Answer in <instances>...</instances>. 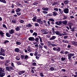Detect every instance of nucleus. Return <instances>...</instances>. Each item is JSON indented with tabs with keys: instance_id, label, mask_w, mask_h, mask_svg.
Segmentation results:
<instances>
[{
	"instance_id": "nucleus-1",
	"label": "nucleus",
	"mask_w": 77,
	"mask_h": 77,
	"mask_svg": "<svg viewBox=\"0 0 77 77\" xmlns=\"http://www.w3.org/2000/svg\"><path fill=\"white\" fill-rule=\"evenodd\" d=\"M5 74L4 69H2V68L0 67V77H3L5 75Z\"/></svg>"
},
{
	"instance_id": "nucleus-2",
	"label": "nucleus",
	"mask_w": 77,
	"mask_h": 77,
	"mask_svg": "<svg viewBox=\"0 0 77 77\" xmlns=\"http://www.w3.org/2000/svg\"><path fill=\"white\" fill-rule=\"evenodd\" d=\"M6 71H11V70H14V67L12 66H6L5 67Z\"/></svg>"
},
{
	"instance_id": "nucleus-3",
	"label": "nucleus",
	"mask_w": 77,
	"mask_h": 77,
	"mask_svg": "<svg viewBox=\"0 0 77 77\" xmlns=\"http://www.w3.org/2000/svg\"><path fill=\"white\" fill-rule=\"evenodd\" d=\"M48 20H49V21H50L51 24H52V25L54 24L55 20L54 19L52 18H50Z\"/></svg>"
},
{
	"instance_id": "nucleus-4",
	"label": "nucleus",
	"mask_w": 77,
	"mask_h": 77,
	"mask_svg": "<svg viewBox=\"0 0 77 77\" xmlns=\"http://www.w3.org/2000/svg\"><path fill=\"white\" fill-rule=\"evenodd\" d=\"M63 12L65 14H68L69 13V9L67 8H65L63 10Z\"/></svg>"
},
{
	"instance_id": "nucleus-5",
	"label": "nucleus",
	"mask_w": 77,
	"mask_h": 77,
	"mask_svg": "<svg viewBox=\"0 0 77 77\" xmlns=\"http://www.w3.org/2000/svg\"><path fill=\"white\" fill-rule=\"evenodd\" d=\"M55 33H56V34L57 35H59V36H63L62 34H60V32L57 31H55Z\"/></svg>"
},
{
	"instance_id": "nucleus-6",
	"label": "nucleus",
	"mask_w": 77,
	"mask_h": 77,
	"mask_svg": "<svg viewBox=\"0 0 77 77\" xmlns=\"http://www.w3.org/2000/svg\"><path fill=\"white\" fill-rule=\"evenodd\" d=\"M34 38L33 37H30L28 38V39L29 41H34Z\"/></svg>"
},
{
	"instance_id": "nucleus-7",
	"label": "nucleus",
	"mask_w": 77,
	"mask_h": 77,
	"mask_svg": "<svg viewBox=\"0 0 77 77\" xmlns=\"http://www.w3.org/2000/svg\"><path fill=\"white\" fill-rule=\"evenodd\" d=\"M72 57V56L70 53H69L68 54V59L69 60H71V58Z\"/></svg>"
},
{
	"instance_id": "nucleus-8",
	"label": "nucleus",
	"mask_w": 77,
	"mask_h": 77,
	"mask_svg": "<svg viewBox=\"0 0 77 77\" xmlns=\"http://www.w3.org/2000/svg\"><path fill=\"white\" fill-rule=\"evenodd\" d=\"M36 18H37V17L35 16L32 19V20L33 21V22H36Z\"/></svg>"
},
{
	"instance_id": "nucleus-9",
	"label": "nucleus",
	"mask_w": 77,
	"mask_h": 77,
	"mask_svg": "<svg viewBox=\"0 0 77 77\" xmlns=\"http://www.w3.org/2000/svg\"><path fill=\"white\" fill-rule=\"evenodd\" d=\"M56 38V36H52L50 38V41H51V40H54V39H55Z\"/></svg>"
},
{
	"instance_id": "nucleus-10",
	"label": "nucleus",
	"mask_w": 77,
	"mask_h": 77,
	"mask_svg": "<svg viewBox=\"0 0 77 77\" xmlns=\"http://www.w3.org/2000/svg\"><path fill=\"white\" fill-rule=\"evenodd\" d=\"M53 13L52 15L53 16H56L57 15V13L56 11H54L52 12Z\"/></svg>"
},
{
	"instance_id": "nucleus-11",
	"label": "nucleus",
	"mask_w": 77,
	"mask_h": 77,
	"mask_svg": "<svg viewBox=\"0 0 77 77\" xmlns=\"http://www.w3.org/2000/svg\"><path fill=\"white\" fill-rule=\"evenodd\" d=\"M14 51L15 52H17V53H19L20 52V49L18 48H16L15 49Z\"/></svg>"
},
{
	"instance_id": "nucleus-12",
	"label": "nucleus",
	"mask_w": 77,
	"mask_h": 77,
	"mask_svg": "<svg viewBox=\"0 0 77 77\" xmlns=\"http://www.w3.org/2000/svg\"><path fill=\"white\" fill-rule=\"evenodd\" d=\"M62 23L64 25H67V23H68V22L67 21H63Z\"/></svg>"
},
{
	"instance_id": "nucleus-13",
	"label": "nucleus",
	"mask_w": 77,
	"mask_h": 77,
	"mask_svg": "<svg viewBox=\"0 0 77 77\" xmlns=\"http://www.w3.org/2000/svg\"><path fill=\"white\" fill-rule=\"evenodd\" d=\"M63 10H64L62 9L61 10L60 8L59 9V12L60 13V14H62L63 13Z\"/></svg>"
},
{
	"instance_id": "nucleus-14",
	"label": "nucleus",
	"mask_w": 77,
	"mask_h": 77,
	"mask_svg": "<svg viewBox=\"0 0 77 77\" xmlns=\"http://www.w3.org/2000/svg\"><path fill=\"white\" fill-rule=\"evenodd\" d=\"M0 35L2 36V37H4L5 33H3L2 31L0 30Z\"/></svg>"
},
{
	"instance_id": "nucleus-15",
	"label": "nucleus",
	"mask_w": 77,
	"mask_h": 77,
	"mask_svg": "<svg viewBox=\"0 0 77 77\" xmlns=\"http://www.w3.org/2000/svg\"><path fill=\"white\" fill-rule=\"evenodd\" d=\"M9 33L10 34H13L14 33V31L13 29H11L9 31Z\"/></svg>"
},
{
	"instance_id": "nucleus-16",
	"label": "nucleus",
	"mask_w": 77,
	"mask_h": 77,
	"mask_svg": "<svg viewBox=\"0 0 77 77\" xmlns=\"http://www.w3.org/2000/svg\"><path fill=\"white\" fill-rule=\"evenodd\" d=\"M26 27H32V25L30 23H29L26 26Z\"/></svg>"
},
{
	"instance_id": "nucleus-17",
	"label": "nucleus",
	"mask_w": 77,
	"mask_h": 77,
	"mask_svg": "<svg viewBox=\"0 0 77 77\" xmlns=\"http://www.w3.org/2000/svg\"><path fill=\"white\" fill-rule=\"evenodd\" d=\"M51 29L52 30V32L53 34L54 35V34H55V32H55V31H54V28H52Z\"/></svg>"
},
{
	"instance_id": "nucleus-18",
	"label": "nucleus",
	"mask_w": 77,
	"mask_h": 77,
	"mask_svg": "<svg viewBox=\"0 0 77 77\" xmlns=\"http://www.w3.org/2000/svg\"><path fill=\"white\" fill-rule=\"evenodd\" d=\"M45 32H44V34H48L49 33V31H48V29H45Z\"/></svg>"
},
{
	"instance_id": "nucleus-19",
	"label": "nucleus",
	"mask_w": 77,
	"mask_h": 77,
	"mask_svg": "<svg viewBox=\"0 0 77 77\" xmlns=\"http://www.w3.org/2000/svg\"><path fill=\"white\" fill-rule=\"evenodd\" d=\"M6 54H5L4 53L0 51V55H2L3 56H5Z\"/></svg>"
},
{
	"instance_id": "nucleus-20",
	"label": "nucleus",
	"mask_w": 77,
	"mask_h": 77,
	"mask_svg": "<svg viewBox=\"0 0 77 77\" xmlns=\"http://www.w3.org/2000/svg\"><path fill=\"white\" fill-rule=\"evenodd\" d=\"M6 35L7 37H11V35L9 33V32H7L6 33Z\"/></svg>"
},
{
	"instance_id": "nucleus-21",
	"label": "nucleus",
	"mask_w": 77,
	"mask_h": 77,
	"mask_svg": "<svg viewBox=\"0 0 77 77\" xmlns=\"http://www.w3.org/2000/svg\"><path fill=\"white\" fill-rule=\"evenodd\" d=\"M42 10L44 11H48V8H42Z\"/></svg>"
},
{
	"instance_id": "nucleus-22",
	"label": "nucleus",
	"mask_w": 77,
	"mask_h": 77,
	"mask_svg": "<svg viewBox=\"0 0 77 77\" xmlns=\"http://www.w3.org/2000/svg\"><path fill=\"white\" fill-rule=\"evenodd\" d=\"M21 10V9L19 8H18L16 10V12H20V11H21V10Z\"/></svg>"
},
{
	"instance_id": "nucleus-23",
	"label": "nucleus",
	"mask_w": 77,
	"mask_h": 77,
	"mask_svg": "<svg viewBox=\"0 0 77 77\" xmlns=\"http://www.w3.org/2000/svg\"><path fill=\"white\" fill-rule=\"evenodd\" d=\"M39 38H36L35 39L34 38V41H35L36 42H39Z\"/></svg>"
},
{
	"instance_id": "nucleus-24",
	"label": "nucleus",
	"mask_w": 77,
	"mask_h": 77,
	"mask_svg": "<svg viewBox=\"0 0 77 77\" xmlns=\"http://www.w3.org/2000/svg\"><path fill=\"white\" fill-rule=\"evenodd\" d=\"M73 44H74V45H75V46H77V42H75V41H73L72 42Z\"/></svg>"
},
{
	"instance_id": "nucleus-25",
	"label": "nucleus",
	"mask_w": 77,
	"mask_h": 77,
	"mask_svg": "<svg viewBox=\"0 0 77 77\" xmlns=\"http://www.w3.org/2000/svg\"><path fill=\"white\" fill-rule=\"evenodd\" d=\"M15 30L16 31H19L20 30V28L18 26H17V28H15Z\"/></svg>"
},
{
	"instance_id": "nucleus-26",
	"label": "nucleus",
	"mask_w": 77,
	"mask_h": 77,
	"mask_svg": "<svg viewBox=\"0 0 77 77\" xmlns=\"http://www.w3.org/2000/svg\"><path fill=\"white\" fill-rule=\"evenodd\" d=\"M38 33L36 32H34L32 34L33 36H35V37H36Z\"/></svg>"
},
{
	"instance_id": "nucleus-27",
	"label": "nucleus",
	"mask_w": 77,
	"mask_h": 77,
	"mask_svg": "<svg viewBox=\"0 0 77 77\" xmlns=\"http://www.w3.org/2000/svg\"><path fill=\"white\" fill-rule=\"evenodd\" d=\"M0 2H2L3 3H6V1L5 0H0Z\"/></svg>"
},
{
	"instance_id": "nucleus-28",
	"label": "nucleus",
	"mask_w": 77,
	"mask_h": 77,
	"mask_svg": "<svg viewBox=\"0 0 77 77\" xmlns=\"http://www.w3.org/2000/svg\"><path fill=\"white\" fill-rule=\"evenodd\" d=\"M38 36V38H39L40 42H42V38L41 37L39 36Z\"/></svg>"
},
{
	"instance_id": "nucleus-29",
	"label": "nucleus",
	"mask_w": 77,
	"mask_h": 77,
	"mask_svg": "<svg viewBox=\"0 0 77 77\" xmlns=\"http://www.w3.org/2000/svg\"><path fill=\"white\" fill-rule=\"evenodd\" d=\"M69 3V2H68V1L67 0H65L64 2V3L65 5H66V4H68Z\"/></svg>"
},
{
	"instance_id": "nucleus-30",
	"label": "nucleus",
	"mask_w": 77,
	"mask_h": 77,
	"mask_svg": "<svg viewBox=\"0 0 77 77\" xmlns=\"http://www.w3.org/2000/svg\"><path fill=\"white\" fill-rule=\"evenodd\" d=\"M56 51H57V52H59L60 51V47H58L57 48V50Z\"/></svg>"
},
{
	"instance_id": "nucleus-31",
	"label": "nucleus",
	"mask_w": 77,
	"mask_h": 77,
	"mask_svg": "<svg viewBox=\"0 0 77 77\" xmlns=\"http://www.w3.org/2000/svg\"><path fill=\"white\" fill-rule=\"evenodd\" d=\"M4 44H7V43H9V41L6 40H5L4 42H3Z\"/></svg>"
},
{
	"instance_id": "nucleus-32",
	"label": "nucleus",
	"mask_w": 77,
	"mask_h": 77,
	"mask_svg": "<svg viewBox=\"0 0 77 77\" xmlns=\"http://www.w3.org/2000/svg\"><path fill=\"white\" fill-rule=\"evenodd\" d=\"M47 16L48 17H52L53 16V15L51 13H49V14H47Z\"/></svg>"
},
{
	"instance_id": "nucleus-33",
	"label": "nucleus",
	"mask_w": 77,
	"mask_h": 77,
	"mask_svg": "<svg viewBox=\"0 0 77 77\" xmlns=\"http://www.w3.org/2000/svg\"><path fill=\"white\" fill-rule=\"evenodd\" d=\"M36 21L37 23H39L41 21V18L38 19Z\"/></svg>"
},
{
	"instance_id": "nucleus-34",
	"label": "nucleus",
	"mask_w": 77,
	"mask_h": 77,
	"mask_svg": "<svg viewBox=\"0 0 77 77\" xmlns=\"http://www.w3.org/2000/svg\"><path fill=\"white\" fill-rule=\"evenodd\" d=\"M16 44H17V45H21V42H16Z\"/></svg>"
},
{
	"instance_id": "nucleus-35",
	"label": "nucleus",
	"mask_w": 77,
	"mask_h": 77,
	"mask_svg": "<svg viewBox=\"0 0 77 77\" xmlns=\"http://www.w3.org/2000/svg\"><path fill=\"white\" fill-rule=\"evenodd\" d=\"M64 18H63V19L64 20H65V19H67L68 17L67 16H65V15H64L63 16Z\"/></svg>"
},
{
	"instance_id": "nucleus-36",
	"label": "nucleus",
	"mask_w": 77,
	"mask_h": 77,
	"mask_svg": "<svg viewBox=\"0 0 77 77\" xmlns=\"http://www.w3.org/2000/svg\"><path fill=\"white\" fill-rule=\"evenodd\" d=\"M0 51H1V52L4 53V52H5V49H3V48H1Z\"/></svg>"
},
{
	"instance_id": "nucleus-37",
	"label": "nucleus",
	"mask_w": 77,
	"mask_h": 77,
	"mask_svg": "<svg viewBox=\"0 0 77 77\" xmlns=\"http://www.w3.org/2000/svg\"><path fill=\"white\" fill-rule=\"evenodd\" d=\"M2 27H4V28H5V29H7L8 28L7 27H6V25L5 24H3L2 25Z\"/></svg>"
},
{
	"instance_id": "nucleus-38",
	"label": "nucleus",
	"mask_w": 77,
	"mask_h": 77,
	"mask_svg": "<svg viewBox=\"0 0 77 77\" xmlns=\"http://www.w3.org/2000/svg\"><path fill=\"white\" fill-rule=\"evenodd\" d=\"M16 59L17 60H19L20 59V57H19V56H17L16 57Z\"/></svg>"
},
{
	"instance_id": "nucleus-39",
	"label": "nucleus",
	"mask_w": 77,
	"mask_h": 77,
	"mask_svg": "<svg viewBox=\"0 0 77 77\" xmlns=\"http://www.w3.org/2000/svg\"><path fill=\"white\" fill-rule=\"evenodd\" d=\"M40 75L41 77H44V74H43V72H41L40 73Z\"/></svg>"
},
{
	"instance_id": "nucleus-40",
	"label": "nucleus",
	"mask_w": 77,
	"mask_h": 77,
	"mask_svg": "<svg viewBox=\"0 0 77 77\" xmlns=\"http://www.w3.org/2000/svg\"><path fill=\"white\" fill-rule=\"evenodd\" d=\"M35 26L36 27H39V24L37 23H35Z\"/></svg>"
},
{
	"instance_id": "nucleus-41",
	"label": "nucleus",
	"mask_w": 77,
	"mask_h": 77,
	"mask_svg": "<svg viewBox=\"0 0 77 77\" xmlns=\"http://www.w3.org/2000/svg\"><path fill=\"white\" fill-rule=\"evenodd\" d=\"M57 5V2H54L52 5V6H54V5Z\"/></svg>"
},
{
	"instance_id": "nucleus-42",
	"label": "nucleus",
	"mask_w": 77,
	"mask_h": 77,
	"mask_svg": "<svg viewBox=\"0 0 77 77\" xmlns=\"http://www.w3.org/2000/svg\"><path fill=\"white\" fill-rule=\"evenodd\" d=\"M12 23L14 24H15V23H17V22L16 20H13L12 21Z\"/></svg>"
},
{
	"instance_id": "nucleus-43",
	"label": "nucleus",
	"mask_w": 77,
	"mask_h": 77,
	"mask_svg": "<svg viewBox=\"0 0 77 77\" xmlns=\"http://www.w3.org/2000/svg\"><path fill=\"white\" fill-rule=\"evenodd\" d=\"M39 23L40 24H42V25H43L44 24V23L43 21L41 20V21Z\"/></svg>"
},
{
	"instance_id": "nucleus-44",
	"label": "nucleus",
	"mask_w": 77,
	"mask_h": 77,
	"mask_svg": "<svg viewBox=\"0 0 77 77\" xmlns=\"http://www.w3.org/2000/svg\"><path fill=\"white\" fill-rule=\"evenodd\" d=\"M38 4V2H34V3H33V5H37Z\"/></svg>"
},
{
	"instance_id": "nucleus-45",
	"label": "nucleus",
	"mask_w": 77,
	"mask_h": 77,
	"mask_svg": "<svg viewBox=\"0 0 77 77\" xmlns=\"http://www.w3.org/2000/svg\"><path fill=\"white\" fill-rule=\"evenodd\" d=\"M51 45H52V46H53V47H56L57 46L56 45H55V44H53L52 43H51Z\"/></svg>"
},
{
	"instance_id": "nucleus-46",
	"label": "nucleus",
	"mask_w": 77,
	"mask_h": 77,
	"mask_svg": "<svg viewBox=\"0 0 77 77\" xmlns=\"http://www.w3.org/2000/svg\"><path fill=\"white\" fill-rule=\"evenodd\" d=\"M17 63V64L18 65H21V62H20L19 61H17L16 62Z\"/></svg>"
},
{
	"instance_id": "nucleus-47",
	"label": "nucleus",
	"mask_w": 77,
	"mask_h": 77,
	"mask_svg": "<svg viewBox=\"0 0 77 77\" xmlns=\"http://www.w3.org/2000/svg\"><path fill=\"white\" fill-rule=\"evenodd\" d=\"M27 50L28 51H29V52H30V51H32V50H31V48H27Z\"/></svg>"
},
{
	"instance_id": "nucleus-48",
	"label": "nucleus",
	"mask_w": 77,
	"mask_h": 77,
	"mask_svg": "<svg viewBox=\"0 0 77 77\" xmlns=\"http://www.w3.org/2000/svg\"><path fill=\"white\" fill-rule=\"evenodd\" d=\"M50 69L51 71H54V68L53 67H51L50 68Z\"/></svg>"
},
{
	"instance_id": "nucleus-49",
	"label": "nucleus",
	"mask_w": 77,
	"mask_h": 77,
	"mask_svg": "<svg viewBox=\"0 0 77 77\" xmlns=\"http://www.w3.org/2000/svg\"><path fill=\"white\" fill-rule=\"evenodd\" d=\"M29 0H27L26 1H24V3H27V4H28L29 3Z\"/></svg>"
},
{
	"instance_id": "nucleus-50",
	"label": "nucleus",
	"mask_w": 77,
	"mask_h": 77,
	"mask_svg": "<svg viewBox=\"0 0 77 77\" xmlns=\"http://www.w3.org/2000/svg\"><path fill=\"white\" fill-rule=\"evenodd\" d=\"M21 59H24V55H21Z\"/></svg>"
},
{
	"instance_id": "nucleus-51",
	"label": "nucleus",
	"mask_w": 77,
	"mask_h": 77,
	"mask_svg": "<svg viewBox=\"0 0 77 77\" xmlns=\"http://www.w3.org/2000/svg\"><path fill=\"white\" fill-rule=\"evenodd\" d=\"M12 11H11V14H14L15 13V10L14 9H12Z\"/></svg>"
},
{
	"instance_id": "nucleus-52",
	"label": "nucleus",
	"mask_w": 77,
	"mask_h": 77,
	"mask_svg": "<svg viewBox=\"0 0 77 77\" xmlns=\"http://www.w3.org/2000/svg\"><path fill=\"white\" fill-rule=\"evenodd\" d=\"M66 58H64L63 57H62L61 58V60H62V61H64L65 60Z\"/></svg>"
},
{
	"instance_id": "nucleus-53",
	"label": "nucleus",
	"mask_w": 77,
	"mask_h": 77,
	"mask_svg": "<svg viewBox=\"0 0 77 77\" xmlns=\"http://www.w3.org/2000/svg\"><path fill=\"white\" fill-rule=\"evenodd\" d=\"M34 71H36V70H35V69H32L31 70V72L32 73H35Z\"/></svg>"
},
{
	"instance_id": "nucleus-54",
	"label": "nucleus",
	"mask_w": 77,
	"mask_h": 77,
	"mask_svg": "<svg viewBox=\"0 0 77 77\" xmlns=\"http://www.w3.org/2000/svg\"><path fill=\"white\" fill-rule=\"evenodd\" d=\"M55 24H56L57 25H58V26H60V24L59 23V22L57 21H56L55 23Z\"/></svg>"
},
{
	"instance_id": "nucleus-55",
	"label": "nucleus",
	"mask_w": 77,
	"mask_h": 77,
	"mask_svg": "<svg viewBox=\"0 0 77 77\" xmlns=\"http://www.w3.org/2000/svg\"><path fill=\"white\" fill-rule=\"evenodd\" d=\"M54 10L55 11H58V8H54Z\"/></svg>"
},
{
	"instance_id": "nucleus-56",
	"label": "nucleus",
	"mask_w": 77,
	"mask_h": 77,
	"mask_svg": "<svg viewBox=\"0 0 77 77\" xmlns=\"http://www.w3.org/2000/svg\"><path fill=\"white\" fill-rule=\"evenodd\" d=\"M6 63H9L11 62V60H8L6 61Z\"/></svg>"
},
{
	"instance_id": "nucleus-57",
	"label": "nucleus",
	"mask_w": 77,
	"mask_h": 77,
	"mask_svg": "<svg viewBox=\"0 0 77 77\" xmlns=\"http://www.w3.org/2000/svg\"><path fill=\"white\" fill-rule=\"evenodd\" d=\"M11 65L12 66V67H15V66H14V64L13 63H11Z\"/></svg>"
},
{
	"instance_id": "nucleus-58",
	"label": "nucleus",
	"mask_w": 77,
	"mask_h": 77,
	"mask_svg": "<svg viewBox=\"0 0 77 77\" xmlns=\"http://www.w3.org/2000/svg\"><path fill=\"white\" fill-rule=\"evenodd\" d=\"M0 59L2 60H3V59H5V58H4V57H3L2 56H0Z\"/></svg>"
},
{
	"instance_id": "nucleus-59",
	"label": "nucleus",
	"mask_w": 77,
	"mask_h": 77,
	"mask_svg": "<svg viewBox=\"0 0 77 77\" xmlns=\"http://www.w3.org/2000/svg\"><path fill=\"white\" fill-rule=\"evenodd\" d=\"M20 23H23L24 22V21L23 20H20Z\"/></svg>"
},
{
	"instance_id": "nucleus-60",
	"label": "nucleus",
	"mask_w": 77,
	"mask_h": 77,
	"mask_svg": "<svg viewBox=\"0 0 77 77\" xmlns=\"http://www.w3.org/2000/svg\"><path fill=\"white\" fill-rule=\"evenodd\" d=\"M34 55L35 56H37V55H38V52L37 51H36L35 52V53L34 54Z\"/></svg>"
},
{
	"instance_id": "nucleus-61",
	"label": "nucleus",
	"mask_w": 77,
	"mask_h": 77,
	"mask_svg": "<svg viewBox=\"0 0 77 77\" xmlns=\"http://www.w3.org/2000/svg\"><path fill=\"white\" fill-rule=\"evenodd\" d=\"M43 14H47L48 13V12L45 11H43Z\"/></svg>"
},
{
	"instance_id": "nucleus-62",
	"label": "nucleus",
	"mask_w": 77,
	"mask_h": 77,
	"mask_svg": "<svg viewBox=\"0 0 77 77\" xmlns=\"http://www.w3.org/2000/svg\"><path fill=\"white\" fill-rule=\"evenodd\" d=\"M27 58H28V56L26 55H25L24 57V59H26Z\"/></svg>"
},
{
	"instance_id": "nucleus-63",
	"label": "nucleus",
	"mask_w": 77,
	"mask_h": 77,
	"mask_svg": "<svg viewBox=\"0 0 77 77\" xmlns=\"http://www.w3.org/2000/svg\"><path fill=\"white\" fill-rule=\"evenodd\" d=\"M32 65H33V66H36V63L34 62L33 63H32Z\"/></svg>"
},
{
	"instance_id": "nucleus-64",
	"label": "nucleus",
	"mask_w": 77,
	"mask_h": 77,
	"mask_svg": "<svg viewBox=\"0 0 77 77\" xmlns=\"http://www.w3.org/2000/svg\"><path fill=\"white\" fill-rule=\"evenodd\" d=\"M16 14L18 16H20L21 15V12L17 13Z\"/></svg>"
}]
</instances>
